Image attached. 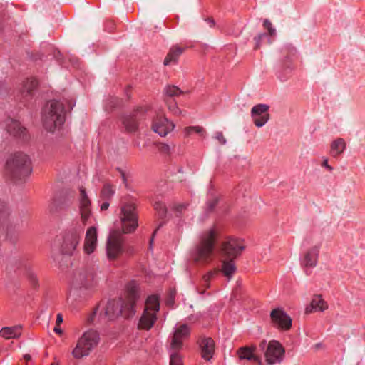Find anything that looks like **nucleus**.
<instances>
[{
  "label": "nucleus",
  "instance_id": "6e6552de",
  "mask_svg": "<svg viewBox=\"0 0 365 365\" xmlns=\"http://www.w3.org/2000/svg\"><path fill=\"white\" fill-rule=\"evenodd\" d=\"M100 336L97 331L88 329L78 339L76 347L72 351L75 359H81L90 354L91 351L98 345Z\"/></svg>",
  "mask_w": 365,
  "mask_h": 365
},
{
  "label": "nucleus",
  "instance_id": "13d9d810",
  "mask_svg": "<svg viewBox=\"0 0 365 365\" xmlns=\"http://www.w3.org/2000/svg\"><path fill=\"white\" fill-rule=\"evenodd\" d=\"M266 341H262L260 344H259V347L262 349H264L265 348V346H266Z\"/></svg>",
  "mask_w": 365,
  "mask_h": 365
},
{
  "label": "nucleus",
  "instance_id": "0eeeda50",
  "mask_svg": "<svg viewBox=\"0 0 365 365\" xmlns=\"http://www.w3.org/2000/svg\"><path fill=\"white\" fill-rule=\"evenodd\" d=\"M160 310V297L158 294L148 296L145 302L143 312L138 323L140 330H150L157 321V314Z\"/></svg>",
  "mask_w": 365,
  "mask_h": 365
},
{
  "label": "nucleus",
  "instance_id": "f3484780",
  "mask_svg": "<svg viewBox=\"0 0 365 365\" xmlns=\"http://www.w3.org/2000/svg\"><path fill=\"white\" fill-rule=\"evenodd\" d=\"M94 273L91 269L78 270L73 277V284L76 287H89L93 285Z\"/></svg>",
  "mask_w": 365,
  "mask_h": 365
},
{
  "label": "nucleus",
  "instance_id": "cd10ccee",
  "mask_svg": "<svg viewBox=\"0 0 365 365\" xmlns=\"http://www.w3.org/2000/svg\"><path fill=\"white\" fill-rule=\"evenodd\" d=\"M183 51L184 48L177 45L172 46L164 59V65L168 66L177 63L180 56L183 53Z\"/></svg>",
  "mask_w": 365,
  "mask_h": 365
},
{
  "label": "nucleus",
  "instance_id": "aec40b11",
  "mask_svg": "<svg viewBox=\"0 0 365 365\" xmlns=\"http://www.w3.org/2000/svg\"><path fill=\"white\" fill-rule=\"evenodd\" d=\"M123 252V240L120 237L110 235L107 240L106 254L110 260L115 259Z\"/></svg>",
  "mask_w": 365,
  "mask_h": 365
},
{
  "label": "nucleus",
  "instance_id": "c756f323",
  "mask_svg": "<svg viewBox=\"0 0 365 365\" xmlns=\"http://www.w3.org/2000/svg\"><path fill=\"white\" fill-rule=\"evenodd\" d=\"M346 148V143L343 138H339L334 140L330 145V154L334 158L340 155Z\"/></svg>",
  "mask_w": 365,
  "mask_h": 365
},
{
  "label": "nucleus",
  "instance_id": "5fc2aeb1",
  "mask_svg": "<svg viewBox=\"0 0 365 365\" xmlns=\"http://www.w3.org/2000/svg\"><path fill=\"white\" fill-rule=\"evenodd\" d=\"M53 331L58 334H61L63 332L62 329L57 325L54 327Z\"/></svg>",
  "mask_w": 365,
  "mask_h": 365
},
{
  "label": "nucleus",
  "instance_id": "49530a36",
  "mask_svg": "<svg viewBox=\"0 0 365 365\" xmlns=\"http://www.w3.org/2000/svg\"><path fill=\"white\" fill-rule=\"evenodd\" d=\"M215 139H217L219 141L220 144H221V145H225L227 142L222 133L220 131H218L215 133Z\"/></svg>",
  "mask_w": 365,
  "mask_h": 365
},
{
  "label": "nucleus",
  "instance_id": "423d86ee",
  "mask_svg": "<svg viewBox=\"0 0 365 365\" xmlns=\"http://www.w3.org/2000/svg\"><path fill=\"white\" fill-rule=\"evenodd\" d=\"M6 172L14 181L24 180L32 172L30 158L24 153H15L6 160Z\"/></svg>",
  "mask_w": 365,
  "mask_h": 365
},
{
  "label": "nucleus",
  "instance_id": "1a4fd4ad",
  "mask_svg": "<svg viewBox=\"0 0 365 365\" xmlns=\"http://www.w3.org/2000/svg\"><path fill=\"white\" fill-rule=\"evenodd\" d=\"M120 218L122 230L124 233L134 232L138 226L136 205L133 200L123 202L120 209Z\"/></svg>",
  "mask_w": 365,
  "mask_h": 365
},
{
  "label": "nucleus",
  "instance_id": "9d476101",
  "mask_svg": "<svg viewBox=\"0 0 365 365\" xmlns=\"http://www.w3.org/2000/svg\"><path fill=\"white\" fill-rule=\"evenodd\" d=\"M9 209L4 202H0V232H3L6 240L14 242L17 237L15 227L9 220Z\"/></svg>",
  "mask_w": 365,
  "mask_h": 365
},
{
  "label": "nucleus",
  "instance_id": "7c9ffc66",
  "mask_svg": "<svg viewBox=\"0 0 365 365\" xmlns=\"http://www.w3.org/2000/svg\"><path fill=\"white\" fill-rule=\"evenodd\" d=\"M222 272L230 280L236 271V266L233 259L222 262Z\"/></svg>",
  "mask_w": 365,
  "mask_h": 365
},
{
  "label": "nucleus",
  "instance_id": "bf43d9fd",
  "mask_svg": "<svg viewBox=\"0 0 365 365\" xmlns=\"http://www.w3.org/2000/svg\"><path fill=\"white\" fill-rule=\"evenodd\" d=\"M73 106H74V104H71V103H70V104H69V107H70V108H71H71H73Z\"/></svg>",
  "mask_w": 365,
  "mask_h": 365
},
{
  "label": "nucleus",
  "instance_id": "3c124183",
  "mask_svg": "<svg viewBox=\"0 0 365 365\" xmlns=\"http://www.w3.org/2000/svg\"><path fill=\"white\" fill-rule=\"evenodd\" d=\"M205 21L208 24L210 27H213L215 25V21L212 18H207Z\"/></svg>",
  "mask_w": 365,
  "mask_h": 365
},
{
  "label": "nucleus",
  "instance_id": "c9c22d12",
  "mask_svg": "<svg viewBox=\"0 0 365 365\" xmlns=\"http://www.w3.org/2000/svg\"><path fill=\"white\" fill-rule=\"evenodd\" d=\"M154 210L157 212L159 217L163 218L166 216L167 208L165 205L160 201H156L153 204Z\"/></svg>",
  "mask_w": 365,
  "mask_h": 365
},
{
  "label": "nucleus",
  "instance_id": "393cba45",
  "mask_svg": "<svg viewBox=\"0 0 365 365\" xmlns=\"http://www.w3.org/2000/svg\"><path fill=\"white\" fill-rule=\"evenodd\" d=\"M255 346H245L240 347L237 351V354L240 360H247L255 363H260L261 359L255 354Z\"/></svg>",
  "mask_w": 365,
  "mask_h": 365
},
{
  "label": "nucleus",
  "instance_id": "f257e3e1",
  "mask_svg": "<svg viewBox=\"0 0 365 365\" xmlns=\"http://www.w3.org/2000/svg\"><path fill=\"white\" fill-rule=\"evenodd\" d=\"M125 299L108 300L106 305L99 303L93 312L87 317V323L89 324L96 322L111 321L122 314L125 318L133 317L135 314L136 302L140 297L138 284L131 281L126 285Z\"/></svg>",
  "mask_w": 365,
  "mask_h": 365
},
{
  "label": "nucleus",
  "instance_id": "7ed1b4c3",
  "mask_svg": "<svg viewBox=\"0 0 365 365\" xmlns=\"http://www.w3.org/2000/svg\"><path fill=\"white\" fill-rule=\"evenodd\" d=\"M80 212L82 223L77 222L70 227L63 236L61 245V252L64 255H72L79 244L84 231V226L88 223L91 217V200L86 190L80 188Z\"/></svg>",
  "mask_w": 365,
  "mask_h": 365
},
{
  "label": "nucleus",
  "instance_id": "a18cd8bd",
  "mask_svg": "<svg viewBox=\"0 0 365 365\" xmlns=\"http://www.w3.org/2000/svg\"><path fill=\"white\" fill-rule=\"evenodd\" d=\"M109 101H110V105L109 106V108L112 109L117 107L119 105L120 101L116 97H111ZM108 108V104L106 106V109Z\"/></svg>",
  "mask_w": 365,
  "mask_h": 365
},
{
  "label": "nucleus",
  "instance_id": "6e6d98bb",
  "mask_svg": "<svg viewBox=\"0 0 365 365\" xmlns=\"http://www.w3.org/2000/svg\"><path fill=\"white\" fill-rule=\"evenodd\" d=\"M286 49L292 54H294L296 53V49L292 46H287Z\"/></svg>",
  "mask_w": 365,
  "mask_h": 365
},
{
  "label": "nucleus",
  "instance_id": "20e7f679",
  "mask_svg": "<svg viewBox=\"0 0 365 365\" xmlns=\"http://www.w3.org/2000/svg\"><path fill=\"white\" fill-rule=\"evenodd\" d=\"M217 233L214 228L204 231L200 235L198 243L191 251V257L197 263H207L214 256Z\"/></svg>",
  "mask_w": 365,
  "mask_h": 365
},
{
  "label": "nucleus",
  "instance_id": "8fccbe9b",
  "mask_svg": "<svg viewBox=\"0 0 365 365\" xmlns=\"http://www.w3.org/2000/svg\"><path fill=\"white\" fill-rule=\"evenodd\" d=\"M63 315L61 313H58L56 317V324L57 326H59L63 322Z\"/></svg>",
  "mask_w": 365,
  "mask_h": 365
},
{
  "label": "nucleus",
  "instance_id": "f03ea898",
  "mask_svg": "<svg viewBox=\"0 0 365 365\" xmlns=\"http://www.w3.org/2000/svg\"><path fill=\"white\" fill-rule=\"evenodd\" d=\"M80 212L82 223L77 222L70 227L63 236L61 245V252L64 255H72L79 244L84 231V226L88 223L91 217V200L86 190L80 188Z\"/></svg>",
  "mask_w": 365,
  "mask_h": 365
},
{
  "label": "nucleus",
  "instance_id": "de8ad7c7",
  "mask_svg": "<svg viewBox=\"0 0 365 365\" xmlns=\"http://www.w3.org/2000/svg\"><path fill=\"white\" fill-rule=\"evenodd\" d=\"M163 225V222H160V225H158V227L155 229V230L153 232V235H152V237H150V242H149V249L150 250H153V240H154V237H155V235H156L158 230L160 229V227H162Z\"/></svg>",
  "mask_w": 365,
  "mask_h": 365
},
{
  "label": "nucleus",
  "instance_id": "4d7b16f0",
  "mask_svg": "<svg viewBox=\"0 0 365 365\" xmlns=\"http://www.w3.org/2000/svg\"><path fill=\"white\" fill-rule=\"evenodd\" d=\"M24 359L28 362L30 360H31V356L30 354H26L24 355Z\"/></svg>",
  "mask_w": 365,
  "mask_h": 365
},
{
  "label": "nucleus",
  "instance_id": "ea45409f",
  "mask_svg": "<svg viewBox=\"0 0 365 365\" xmlns=\"http://www.w3.org/2000/svg\"><path fill=\"white\" fill-rule=\"evenodd\" d=\"M168 108V110L175 115H178L181 113V110L178 108L176 102L175 101L170 100V101H167Z\"/></svg>",
  "mask_w": 365,
  "mask_h": 365
},
{
  "label": "nucleus",
  "instance_id": "c03bdc74",
  "mask_svg": "<svg viewBox=\"0 0 365 365\" xmlns=\"http://www.w3.org/2000/svg\"><path fill=\"white\" fill-rule=\"evenodd\" d=\"M266 36H267V34L265 33H261V34H259L257 36H256L254 38V40L255 41V49H257L260 47L261 41L262 40V38H264Z\"/></svg>",
  "mask_w": 365,
  "mask_h": 365
},
{
  "label": "nucleus",
  "instance_id": "e2e57ef3",
  "mask_svg": "<svg viewBox=\"0 0 365 365\" xmlns=\"http://www.w3.org/2000/svg\"><path fill=\"white\" fill-rule=\"evenodd\" d=\"M51 365H58V363H52Z\"/></svg>",
  "mask_w": 365,
  "mask_h": 365
},
{
  "label": "nucleus",
  "instance_id": "a211bd4d",
  "mask_svg": "<svg viewBox=\"0 0 365 365\" xmlns=\"http://www.w3.org/2000/svg\"><path fill=\"white\" fill-rule=\"evenodd\" d=\"M190 334V329L187 324L180 325L176 328L171 336L170 349V351H179L182 346V340Z\"/></svg>",
  "mask_w": 365,
  "mask_h": 365
},
{
  "label": "nucleus",
  "instance_id": "2eb2a0df",
  "mask_svg": "<svg viewBox=\"0 0 365 365\" xmlns=\"http://www.w3.org/2000/svg\"><path fill=\"white\" fill-rule=\"evenodd\" d=\"M269 106L268 105L262 103L252 107L251 117L255 126L261 128L269 121Z\"/></svg>",
  "mask_w": 365,
  "mask_h": 365
},
{
  "label": "nucleus",
  "instance_id": "9b49d317",
  "mask_svg": "<svg viewBox=\"0 0 365 365\" xmlns=\"http://www.w3.org/2000/svg\"><path fill=\"white\" fill-rule=\"evenodd\" d=\"M245 249L243 240L229 237L222 245V252L228 259H235Z\"/></svg>",
  "mask_w": 365,
  "mask_h": 365
},
{
  "label": "nucleus",
  "instance_id": "473e14b6",
  "mask_svg": "<svg viewBox=\"0 0 365 365\" xmlns=\"http://www.w3.org/2000/svg\"><path fill=\"white\" fill-rule=\"evenodd\" d=\"M115 194V190L113 186L108 183H106L103 185L101 192V197L105 200H110Z\"/></svg>",
  "mask_w": 365,
  "mask_h": 365
},
{
  "label": "nucleus",
  "instance_id": "680f3d73",
  "mask_svg": "<svg viewBox=\"0 0 365 365\" xmlns=\"http://www.w3.org/2000/svg\"><path fill=\"white\" fill-rule=\"evenodd\" d=\"M135 145H136V146L139 147V146H140V143H136L135 144Z\"/></svg>",
  "mask_w": 365,
  "mask_h": 365
},
{
  "label": "nucleus",
  "instance_id": "58836bf2",
  "mask_svg": "<svg viewBox=\"0 0 365 365\" xmlns=\"http://www.w3.org/2000/svg\"><path fill=\"white\" fill-rule=\"evenodd\" d=\"M178 351H173L170 356V365H182V358L178 353Z\"/></svg>",
  "mask_w": 365,
  "mask_h": 365
},
{
  "label": "nucleus",
  "instance_id": "72a5a7b5",
  "mask_svg": "<svg viewBox=\"0 0 365 365\" xmlns=\"http://www.w3.org/2000/svg\"><path fill=\"white\" fill-rule=\"evenodd\" d=\"M205 133L203 128L200 126H189L184 129V135L185 138H188L194 133H197L202 136Z\"/></svg>",
  "mask_w": 365,
  "mask_h": 365
},
{
  "label": "nucleus",
  "instance_id": "dca6fc26",
  "mask_svg": "<svg viewBox=\"0 0 365 365\" xmlns=\"http://www.w3.org/2000/svg\"><path fill=\"white\" fill-rule=\"evenodd\" d=\"M175 125L173 121L169 120L166 117L158 115L153 118L151 128L160 136L165 137L173 131Z\"/></svg>",
  "mask_w": 365,
  "mask_h": 365
},
{
  "label": "nucleus",
  "instance_id": "e433bc0d",
  "mask_svg": "<svg viewBox=\"0 0 365 365\" xmlns=\"http://www.w3.org/2000/svg\"><path fill=\"white\" fill-rule=\"evenodd\" d=\"M189 203H175L173 205L172 210L175 212L178 217H180L185 211L187 210Z\"/></svg>",
  "mask_w": 365,
  "mask_h": 365
},
{
  "label": "nucleus",
  "instance_id": "2f4dec72",
  "mask_svg": "<svg viewBox=\"0 0 365 365\" xmlns=\"http://www.w3.org/2000/svg\"><path fill=\"white\" fill-rule=\"evenodd\" d=\"M25 275L34 288H36L38 286V279L31 264H25Z\"/></svg>",
  "mask_w": 365,
  "mask_h": 365
},
{
  "label": "nucleus",
  "instance_id": "b1692460",
  "mask_svg": "<svg viewBox=\"0 0 365 365\" xmlns=\"http://www.w3.org/2000/svg\"><path fill=\"white\" fill-rule=\"evenodd\" d=\"M97 246V230L95 226L88 228L86 232L85 242L83 245L84 252L86 254L93 252Z\"/></svg>",
  "mask_w": 365,
  "mask_h": 365
},
{
  "label": "nucleus",
  "instance_id": "09e8293b",
  "mask_svg": "<svg viewBox=\"0 0 365 365\" xmlns=\"http://www.w3.org/2000/svg\"><path fill=\"white\" fill-rule=\"evenodd\" d=\"M322 166L327 168L329 172H332L334 170L333 167L329 165L327 158L323 160Z\"/></svg>",
  "mask_w": 365,
  "mask_h": 365
},
{
  "label": "nucleus",
  "instance_id": "a19ab883",
  "mask_svg": "<svg viewBox=\"0 0 365 365\" xmlns=\"http://www.w3.org/2000/svg\"><path fill=\"white\" fill-rule=\"evenodd\" d=\"M263 26L268 30L270 36H274L276 34L275 29L272 26L271 21L269 19H264L263 22Z\"/></svg>",
  "mask_w": 365,
  "mask_h": 365
},
{
  "label": "nucleus",
  "instance_id": "ddd939ff",
  "mask_svg": "<svg viewBox=\"0 0 365 365\" xmlns=\"http://www.w3.org/2000/svg\"><path fill=\"white\" fill-rule=\"evenodd\" d=\"M284 349L277 341H269L265 351L266 361L268 364L272 365L280 363L284 357Z\"/></svg>",
  "mask_w": 365,
  "mask_h": 365
},
{
  "label": "nucleus",
  "instance_id": "79ce46f5",
  "mask_svg": "<svg viewBox=\"0 0 365 365\" xmlns=\"http://www.w3.org/2000/svg\"><path fill=\"white\" fill-rule=\"evenodd\" d=\"M156 148L160 153H168L170 150L169 145L163 143H155Z\"/></svg>",
  "mask_w": 365,
  "mask_h": 365
},
{
  "label": "nucleus",
  "instance_id": "6ab92c4d",
  "mask_svg": "<svg viewBox=\"0 0 365 365\" xmlns=\"http://www.w3.org/2000/svg\"><path fill=\"white\" fill-rule=\"evenodd\" d=\"M5 129L11 135L26 140L27 139L26 129L17 120L8 118L4 123Z\"/></svg>",
  "mask_w": 365,
  "mask_h": 365
},
{
  "label": "nucleus",
  "instance_id": "4c0bfd02",
  "mask_svg": "<svg viewBox=\"0 0 365 365\" xmlns=\"http://www.w3.org/2000/svg\"><path fill=\"white\" fill-rule=\"evenodd\" d=\"M219 271L217 270H213L210 271L207 274H205L202 277V285L207 288L210 287V281L215 277Z\"/></svg>",
  "mask_w": 365,
  "mask_h": 365
},
{
  "label": "nucleus",
  "instance_id": "4468645a",
  "mask_svg": "<svg viewBox=\"0 0 365 365\" xmlns=\"http://www.w3.org/2000/svg\"><path fill=\"white\" fill-rule=\"evenodd\" d=\"M71 203V198L63 192H60L51 199L48 205V210L51 213H60L69 207Z\"/></svg>",
  "mask_w": 365,
  "mask_h": 365
},
{
  "label": "nucleus",
  "instance_id": "bb28decb",
  "mask_svg": "<svg viewBox=\"0 0 365 365\" xmlns=\"http://www.w3.org/2000/svg\"><path fill=\"white\" fill-rule=\"evenodd\" d=\"M327 307V302L322 298L321 295H315L312 298L310 304L306 307L305 312L309 314L312 312H324Z\"/></svg>",
  "mask_w": 365,
  "mask_h": 365
},
{
  "label": "nucleus",
  "instance_id": "c85d7f7f",
  "mask_svg": "<svg viewBox=\"0 0 365 365\" xmlns=\"http://www.w3.org/2000/svg\"><path fill=\"white\" fill-rule=\"evenodd\" d=\"M21 326L3 327L0 330V336L6 339L19 338L21 334Z\"/></svg>",
  "mask_w": 365,
  "mask_h": 365
},
{
  "label": "nucleus",
  "instance_id": "f8f14e48",
  "mask_svg": "<svg viewBox=\"0 0 365 365\" xmlns=\"http://www.w3.org/2000/svg\"><path fill=\"white\" fill-rule=\"evenodd\" d=\"M146 110L144 108H139L130 114L123 116L122 124L126 132L135 133L138 130L139 122Z\"/></svg>",
  "mask_w": 365,
  "mask_h": 365
},
{
  "label": "nucleus",
  "instance_id": "5701e85b",
  "mask_svg": "<svg viewBox=\"0 0 365 365\" xmlns=\"http://www.w3.org/2000/svg\"><path fill=\"white\" fill-rule=\"evenodd\" d=\"M274 323L281 329L287 330L292 327V319L281 309H274L270 314Z\"/></svg>",
  "mask_w": 365,
  "mask_h": 365
},
{
  "label": "nucleus",
  "instance_id": "864d4df0",
  "mask_svg": "<svg viewBox=\"0 0 365 365\" xmlns=\"http://www.w3.org/2000/svg\"><path fill=\"white\" fill-rule=\"evenodd\" d=\"M113 23L112 21H108L106 28L108 29L109 32H111L113 29Z\"/></svg>",
  "mask_w": 365,
  "mask_h": 365
},
{
  "label": "nucleus",
  "instance_id": "412c9836",
  "mask_svg": "<svg viewBox=\"0 0 365 365\" xmlns=\"http://www.w3.org/2000/svg\"><path fill=\"white\" fill-rule=\"evenodd\" d=\"M319 245H314L304 252L300 259L301 265L305 268H314L318 262Z\"/></svg>",
  "mask_w": 365,
  "mask_h": 365
},
{
  "label": "nucleus",
  "instance_id": "603ef678",
  "mask_svg": "<svg viewBox=\"0 0 365 365\" xmlns=\"http://www.w3.org/2000/svg\"><path fill=\"white\" fill-rule=\"evenodd\" d=\"M109 202L108 200H106L101 205V210H106L109 207Z\"/></svg>",
  "mask_w": 365,
  "mask_h": 365
},
{
  "label": "nucleus",
  "instance_id": "4be33fe9",
  "mask_svg": "<svg viewBox=\"0 0 365 365\" xmlns=\"http://www.w3.org/2000/svg\"><path fill=\"white\" fill-rule=\"evenodd\" d=\"M197 343L200 348L201 356L206 361H210L214 354L215 344L211 337L200 336Z\"/></svg>",
  "mask_w": 365,
  "mask_h": 365
},
{
  "label": "nucleus",
  "instance_id": "37998d69",
  "mask_svg": "<svg viewBox=\"0 0 365 365\" xmlns=\"http://www.w3.org/2000/svg\"><path fill=\"white\" fill-rule=\"evenodd\" d=\"M218 203V199L214 197L209 200L206 204V209L207 212H212Z\"/></svg>",
  "mask_w": 365,
  "mask_h": 365
},
{
  "label": "nucleus",
  "instance_id": "052dcab7",
  "mask_svg": "<svg viewBox=\"0 0 365 365\" xmlns=\"http://www.w3.org/2000/svg\"><path fill=\"white\" fill-rule=\"evenodd\" d=\"M278 78H280L282 81H284V78L280 75L278 76Z\"/></svg>",
  "mask_w": 365,
  "mask_h": 365
},
{
  "label": "nucleus",
  "instance_id": "39448f33",
  "mask_svg": "<svg viewBox=\"0 0 365 365\" xmlns=\"http://www.w3.org/2000/svg\"><path fill=\"white\" fill-rule=\"evenodd\" d=\"M65 105L62 101L52 100L48 101L42 111V122L45 129L53 133L60 128L66 120Z\"/></svg>",
  "mask_w": 365,
  "mask_h": 365
},
{
  "label": "nucleus",
  "instance_id": "f704fd0d",
  "mask_svg": "<svg viewBox=\"0 0 365 365\" xmlns=\"http://www.w3.org/2000/svg\"><path fill=\"white\" fill-rule=\"evenodd\" d=\"M164 93L168 97H174V96H178L179 95L183 93V91H182L176 86L168 85L164 88Z\"/></svg>",
  "mask_w": 365,
  "mask_h": 365
},
{
  "label": "nucleus",
  "instance_id": "a878e982",
  "mask_svg": "<svg viewBox=\"0 0 365 365\" xmlns=\"http://www.w3.org/2000/svg\"><path fill=\"white\" fill-rule=\"evenodd\" d=\"M37 86L38 81L36 78H32L24 81L21 91V101L26 103L31 99Z\"/></svg>",
  "mask_w": 365,
  "mask_h": 365
}]
</instances>
